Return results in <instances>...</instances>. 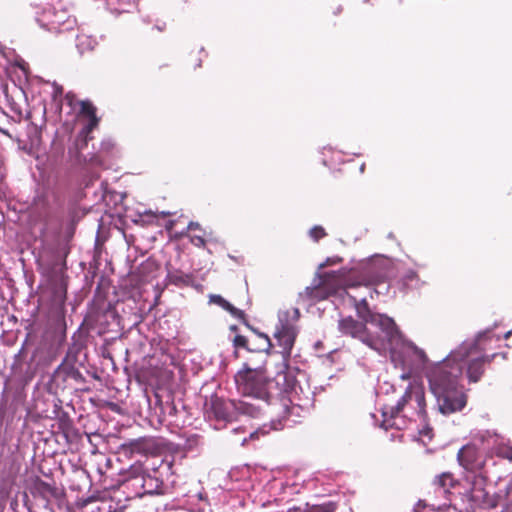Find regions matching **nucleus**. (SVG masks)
I'll return each instance as SVG.
<instances>
[{"label":"nucleus","instance_id":"4be33fe9","mask_svg":"<svg viewBox=\"0 0 512 512\" xmlns=\"http://www.w3.org/2000/svg\"><path fill=\"white\" fill-rule=\"evenodd\" d=\"M53 87V93L52 98L55 104L57 105V108L61 112L63 110V102H62V94H63V87L56 82L52 83Z\"/></svg>","mask_w":512,"mask_h":512},{"label":"nucleus","instance_id":"2eb2a0df","mask_svg":"<svg viewBox=\"0 0 512 512\" xmlns=\"http://www.w3.org/2000/svg\"><path fill=\"white\" fill-rule=\"evenodd\" d=\"M257 337L261 343L257 346L255 353L253 351L250 352L251 357H249L246 362L251 360L252 363L262 364V370L265 372L264 365L266 362L267 354L272 347V343L270 338L264 333H257Z\"/></svg>","mask_w":512,"mask_h":512},{"label":"nucleus","instance_id":"6ab92c4d","mask_svg":"<svg viewBox=\"0 0 512 512\" xmlns=\"http://www.w3.org/2000/svg\"><path fill=\"white\" fill-rule=\"evenodd\" d=\"M76 46L80 53H84L86 51L93 50L95 45L97 44L96 40L87 35H79L76 39Z\"/></svg>","mask_w":512,"mask_h":512},{"label":"nucleus","instance_id":"dca6fc26","mask_svg":"<svg viewBox=\"0 0 512 512\" xmlns=\"http://www.w3.org/2000/svg\"><path fill=\"white\" fill-rule=\"evenodd\" d=\"M458 461L467 470H474L481 467L477 461V450L474 445H467L458 452Z\"/></svg>","mask_w":512,"mask_h":512},{"label":"nucleus","instance_id":"7c9ffc66","mask_svg":"<svg viewBox=\"0 0 512 512\" xmlns=\"http://www.w3.org/2000/svg\"><path fill=\"white\" fill-rule=\"evenodd\" d=\"M196 230V229H200V224L198 222H190L188 224V227H187V230Z\"/></svg>","mask_w":512,"mask_h":512},{"label":"nucleus","instance_id":"423d86ee","mask_svg":"<svg viewBox=\"0 0 512 512\" xmlns=\"http://www.w3.org/2000/svg\"><path fill=\"white\" fill-rule=\"evenodd\" d=\"M286 393V398L272 402L270 411H267L270 414L274 412H283L285 414L281 418L272 419L269 430L278 431L289 426L290 422L295 423L294 419H290L292 415L300 417L301 413L309 411L312 407L313 399L310 390L307 389L305 391L298 383H293Z\"/></svg>","mask_w":512,"mask_h":512},{"label":"nucleus","instance_id":"f257e3e1","mask_svg":"<svg viewBox=\"0 0 512 512\" xmlns=\"http://www.w3.org/2000/svg\"><path fill=\"white\" fill-rule=\"evenodd\" d=\"M501 337L487 329L475 339L463 341L441 362L434 364L427 372L431 393L436 399L438 411L443 415L461 411L467 404V396L460 384L464 368L470 382L480 380L484 365L490 363L496 353L488 354L500 342Z\"/></svg>","mask_w":512,"mask_h":512},{"label":"nucleus","instance_id":"5701e85b","mask_svg":"<svg viewBox=\"0 0 512 512\" xmlns=\"http://www.w3.org/2000/svg\"><path fill=\"white\" fill-rule=\"evenodd\" d=\"M233 344L235 348H245L249 352H252V349L248 346V339L242 335H236L233 339Z\"/></svg>","mask_w":512,"mask_h":512},{"label":"nucleus","instance_id":"0eeeda50","mask_svg":"<svg viewBox=\"0 0 512 512\" xmlns=\"http://www.w3.org/2000/svg\"><path fill=\"white\" fill-rule=\"evenodd\" d=\"M262 407L246 400H224L217 396L211 397L204 406L205 418L212 422L215 429L222 428V423L232 421L237 414L258 417Z\"/></svg>","mask_w":512,"mask_h":512},{"label":"nucleus","instance_id":"473e14b6","mask_svg":"<svg viewBox=\"0 0 512 512\" xmlns=\"http://www.w3.org/2000/svg\"><path fill=\"white\" fill-rule=\"evenodd\" d=\"M120 3H121V2H107V4H108L107 9H109V10H112V9H113V8L111 7V5H110V4H120Z\"/></svg>","mask_w":512,"mask_h":512},{"label":"nucleus","instance_id":"c85d7f7f","mask_svg":"<svg viewBox=\"0 0 512 512\" xmlns=\"http://www.w3.org/2000/svg\"><path fill=\"white\" fill-rule=\"evenodd\" d=\"M267 425H263L262 428H260L259 430L253 432V433H250V438H255V437H258V435L261 433V434H266L268 433L269 430L266 429Z\"/></svg>","mask_w":512,"mask_h":512},{"label":"nucleus","instance_id":"20e7f679","mask_svg":"<svg viewBox=\"0 0 512 512\" xmlns=\"http://www.w3.org/2000/svg\"><path fill=\"white\" fill-rule=\"evenodd\" d=\"M234 379L238 392L245 397H249V402L261 406V412L266 408L271 409L270 387L272 381L262 370V364L252 363L251 360L245 362Z\"/></svg>","mask_w":512,"mask_h":512},{"label":"nucleus","instance_id":"39448f33","mask_svg":"<svg viewBox=\"0 0 512 512\" xmlns=\"http://www.w3.org/2000/svg\"><path fill=\"white\" fill-rule=\"evenodd\" d=\"M379 285L377 277L371 269H366L358 273H351L347 277L342 273H326L321 278L318 285L307 287L305 293L311 300H324L332 295L342 296L348 288L357 286Z\"/></svg>","mask_w":512,"mask_h":512},{"label":"nucleus","instance_id":"f704fd0d","mask_svg":"<svg viewBox=\"0 0 512 512\" xmlns=\"http://www.w3.org/2000/svg\"><path fill=\"white\" fill-rule=\"evenodd\" d=\"M364 169H365V164H362V165L360 166V171H361V172H363V171H364Z\"/></svg>","mask_w":512,"mask_h":512},{"label":"nucleus","instance_id":"72a5a7b5","mask_svg":"<svg viewBox=\"0 0 512 512\" xmlns=\"http://www.w3.org/2000/svg\"><path fill=\"white\" fill-rule=\"evenodd\" d=\"M511 335H512V330H510V331L506 332V333L504 334V338H505V339H508Z\"/></svg>","mask_w":512,"mask_h":512},{"label":"nucleus","instance_id":"412c9836","mask_svg":"<svg viewBox=\"0 0 512 512\" xmlns=\"http://www.w3.org/2000/svg\"><path fill=\"white\" fill-rule=\"evenodd\" d=\"M34 210L39 211V217L43 220H47L50 215L47 201L44 198H38L35 202Z\"/></svg>","mask_w":512,"mask_h":512},{"label":"nucleus","instance_id":"cd10ccee","mask_svg":"<svg viewBox=\"0 0 512 512\" xmlns=\"http://www.w3.org/2000/svg\"><path fill=\"white\" fill-rule=\"evenodd\" d=\"M191 243L197 247H202L205 244L203 235H194L191 237Z\"/></svg>","mask_w":512,"mask_h":512},{"label":"nucleus","instance_id":"7ed1b4c3","mask_svg":"<svg viewBox=\"0 0 512 512\" xmlns=\"http://www.w3.org/2000/svg\"><path fill=\"white\" fill-rule=\"evenodd\" d=\"M381 417L380 426L386 430L389 428L405 429L410 422L418 419L424 422L426 402L423 388L410 384L395 406L382 408Z\"/></svg>","mask_w":512,"mask_h":512},{"label":"nucleus","instance_id":"393cba45","mask_svg":"<svg viewBox=\"0 0 512 512\" xmlns=\"http://www.w3.org/2000/svg\"><path fill=\"white\" fill-rule=\"evenodd\" d=\"M309 235L312 239H314L315 241H318L319 239L323 238L326 235V233H325L323 227L315 226L310 229Z\"/></svg>","mask_w":512,"mask_h":512},{"label":"nucleus","instance_id":"c756f323","mask_svg":"<svg viewBox=\"0 0 512 512\" xmlns=\"http://www.w3.org/2000/svg\"><path fill=\"white\" fill-rule=\"evenodd\" d=\"M340 261H341L340 257L328 258L324 264H321V267L328 266V265H331V264H335V263L340 262Z\"/></svg>","mask_w":512,"mask_h":512},{"label":"nucleus","instance_id":"1a4fd4ad","mask_svg":"<svg viewBox=\"0 0 512 512\" xmlns=\"http://www.w3.org/2000/svg\"><path fill=\"white\" fill-rule=\"evenodd\" d=\"M36 21L51 32L72 30L76 20L70 16L64 2H44L36 7Z\"/></svg>","mask_w":512,"mask_h":512},{"label":"nucleus","instance_id":"b1692460","mask_svg":"<svg viewBox=\"0 0 512 512\" xmlns=\"http://www.w3.org/2000/svg\"><path fill=\"white\" fill-rule=\"evenodd\" d=\"M499 457L512 460V446L506 445L505 441L501 445L500 448H498V452L496 453Z\"/></svg>","mask_w":512,"mask_h":512},{"label":"nucleus","instance_id":"aec40b11","mask_svg":"<svg viewBox=\"0 0 512 512\" xmlns=\"http://www.w3.org/2000/svg\"><path fill=\"white\" fill-rule=\"evenodd\" d=\"M418 276L416 272L410 270L401 279L403 288H416L418 287Z\"/></svg>","mask_w":512,"mask_h":512},{"label":"nucleus","instance_id":"bb28decb","mask_svg":"<svg viewBox=\"0 0 512 512\" xmlns=\"http://www.w3.org/2000/svg\"><path fill=\"white\" fill-rule=\"evenodd\" d=\"M164 416L168 415L169 417H173L176 414V407L173 403H166V405L162 408Z\"/></svg>","mask_w":512,"mask_h":512},{"label":"nucleus","instance_id":"2f4dec72","mask_svg":"<svg viewBox=\"0 0 512 512\" xmlns=\"http://www.w3.org/2000/svg\"><path fill=\"white\" fill-rule=\"evenodd\" d=\"M147 442L146 441H143L142 443H135L134 444V449L135 450H140V445H145L146 446Z\"/></svg>","mask_w":512,"mask_h":512},{"label":"nucleus","instance_id":"6e6552de","mask_svg":"<svg viewBox=\"0 0 512 512\" xmlns=\"http://www.w3.org/2000/svg\"><path fill=\"white\" fill-rule=\"evenodd\" d=\"M397 334L398 338L395 339V342L386 346L382 353L387 350L390 351L391 361L395 367L400 366L403 370L400 378L406 380L410 378L413 372L423 369L428 362V358L422 349L405 340L398 328Z\"/></svg>","mask_w":512,"mask_h":512},{"label":"nucleus","instance_id":"9b49d317","mask_svg":"<svg viewBox=\"0 0 512 512\" xmlns=\"http://www.w3.org/2000/svg\"><path fill=\"white\" fill-rule=\"evenodd\" d=\"M456 482L453 475L444 472L433 481L434 498L429 500H420L418 505L423 507H430L433 511L443 512L450 507L451 489L455 486Z\"/></svg>","mask_w":512,"mask_h":512},{"label":"nucleus","instance_id":"ddd939ff","mask_svg":"<svg viewBox=\"0 0 512 512\" xmlns=\"http://www.w3.org/2000/svg\"><path fill=\"white\" fill-rule=\"evenodd\" d=\"M63 105L66 104L70 107L71 110L79 107V112L83 117L87 118V123L82 129L81 134L88 136V134L98 125V118L96 116V109L89 101H77L76 96L68 92L64 100H62Z\"/></svg>","mask_w":512,"mask_h":512},{"label":"nucleus","instance_id":"f8f14e48","mask_svg":"<svg viewBox=\"0 0 512 512\" xmlns=\"http://www.w3.org/2000/svg\"><path fill=\"white\" fill-rule=\"evenodd\" d=\"M175 458L173 455H166L165 457L154 456L147 461L146 470L152 471L157 478L160 480L166 489L174 486L175 469H174Z\"/></svg>","mask_w":512,"mask_h":512},{"label":"nucleus","instance_id":"a878e982","mask_svg":"<svg viewBox=\"0 0 512 512\" xmlns=\"http://www.w3.org/2000/svg\"><path fill=\"white\" fill-rule=\"evenodd\" d=\"M200 444V437L197 435L187 439L186 448L190 451L195 450Z\"/></svg>","mask_w":512,"mask_h":512},{"label":"nucleus","instance_id":"a211bd4d","mask_svg":"<svg viewBox=\"0 0 512 512\" xmlns=\"http://www.w3.org/2000/svg\"><path fill=\"white\" fill-rule=\"evenodd\" d=\"M209 303L215 304L229 312L233 317L237 319L244 318V312L236 307H234L231 303H229L226 299H224L221 295L211 294L209 296Z\"/></svg>","mask_w":512,"mask_h":512},{"label":"nucleus","instance_id":"9d476101","mask_svg":"<svg viewBox=\"0 0 512 512\" xmlns=\"http://www.w3.org/2000/svg\"><path fill=\"white\" fill-rule=\"evenodd\" d=\"M300 316L297 308L280 311L278 314V323L275 326L273 334L277 346L281 349L283 361H287L291 355V350L297 336L296 322Z\"/></svg>","mask_w":512,"mask_h":512},{"label":"nucleus","instance_id":"c9c22d12","mask_svg":"<svg viewBox=\"0 0 512 512\" xmlns=\"http://www.w3.org/2000/svg\"><path fill=\"white\" fill-rule=\"evenodd\" d=\"M157 29H158L159 31H162V30H163V27L157 26Z\"/></svg>","mask_w":512,"mask_h":512},{"label":"nucleus","instance_id":"4468645a","mask_svg":"<svg viewBox=\"0 0 512 512\" xmlns=\"http://www.w3.org/2000/svg\"><path fill=\"white\" fill-rule=\"evenodd\" d=\"M476 440L480 442L484 451L495 454L498 452V448H500L505 441L502 436L488 430L479 432Z\"/></svg>","mask_w":512,"mask_h":512},{"label":"nucleus","instance_id":"f03ea898","mask_svg":"<svg viewBox=\"0 0 512 512\" xmlns=\"http://www.w3.org/2000/svg\"><path fill=\"white\" fill-rule=\"evenodd\" d=\"M356 311L365 323L358 322L350 316L342 318L338 323L339 331L359 339L369 348L382 354V350L398 338L394 320L387 315L370 311L365 298L356 302Z\"/></svg>","mask_w":512,"mask_h":512},{"label":"nucleus","instance_id":"f3484780","mask_svg":"<svg viewBox=\"0 0 512 512\" xmlns=\"http://www.w3.org/2000/svg\"><path fill=\"white\" fill-rule=\"evenodd\" d=\"M142 487L145 493L148 494H163L166 492V487L160 483V480L152 472L146 470L145 475L142 477Z\"/></svg>","mask_w":512,"mask_h":512}]
</instances>
